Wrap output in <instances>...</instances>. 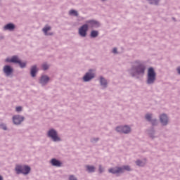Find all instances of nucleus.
Returning <instances> with one entry per match:
<instances>
[{
    "label": "nucleus",
    "mask_w": 180,
    "mask_h": 180,
    "mask_svg": "<svg viewBox=\"0 0 180 180\" xmlns=\"http://www.w3.org/2000/svg\"><path fill=\"white\" fill-rule=\"evenodd\" d=\"M15 171L17 174H23L24 175H27L30 172V167L29 166H20L17 165L15 167Z\"/></svg>",
    "instance_id": "1"
},
{
    "label": "nucleus",
    "mask_w": 180,
    "mask_h": 180,
    "mask_svg": "<svg viewBox=\"0 0 180 180\" xmlns=\"http://www.w3.org/2000/svg\"><path fill=\"white\" fill-rule=\"evenodd\" d=\"M155 71H154V68H150L148 70V84H154V81H155Z\"/></svg>",
    "instance_id": "2"
},
{
    "label": "nucleus",
    "mask_w": 180,
    "mask_h": 180,
    "mask_svg": "<svg viewBox=\"0 0 180 180\" xmlns=\"http://www.w3.org/2000/svg\"><path fill=\"white\" fill-rule=\"evenodd\" d=\"M6 61L7 63H15L16 64H19L21 68H25V67H26V63L20 61V60H19V58H18V56H13L11 58L6 59Z\"/></svg>",
    "instance_id": "3"
},
{
    "label": "nucleus",
    "mask_w": 180,
    "mask_h": 180,
    "mask_svg": "<svg viewBox=\"0 0 180 180\" xmlns=\"http://www.w3.org/2000/svg\"><path fill=\"white\" fill-rule=\"evenodd\" d=\"M125 171H130V167L129 166H124L122 167H117L115 169H110L109 172L111 174H122Z\"/></svg>",
    "instance_id": "4"
},
{
    "label": "nucleus",
    "mask_w": 180,
    "mask_h": 180,
    "mask_svg": "<svg viewBox=\"0 0 180 180\" xmlns=\"http://www.w3.org/2000/svg\"><path fill=\"white\" fill-rule=\"evenodd\" d=\"M146 70V67L143 63H136V68H135V71L138 75L144 74V71Z\"/></svg>",
    "instance_id": "5"
},
{
    "label": "nucleus",
    "mask_w": 180,
    "mask_h": 180,
    "mask_svg": "<svg viewBox=\"0 0 180 180\" xmlns=\"http://www.w3.org/2000/svg\"><path fill=\"white\" fill-rule=\"evenodd\" d=\"M49 137H51L53 141H60V137L57 135V131L54 129H50L48 132Z\"/></svg>",
    "instance_id": "6"
},
{
    "label": "nucleus",
    "mask_w": 180,
    "mask_h": 180,
    "mask_svg": "<svg viewBox=\"0 0 180 180\" xmlns=\"http://www.w3.org/2000/svg\"><path fill=\"white\" fill-rule=\"evenodd\" d=\"M86 32H88V25L86 24L83 25L79 29V34L82 37H85L86 36Z\"/></svg>",
    "instance_id": "7"
},
{
    "label": "nucleus",
    "mask_w": 180,
    "mask_h": 180,
    "mask_svg": "<svg viewBox=\"0 0 180 180\" xmlns=\"http://www.w3.org/2000/svg\"><path fill=\"white\" fill-rule=\"evenodd\" d=\"M116 130L119 133H124L125 134H127V133H130V127H129L127 126L117 127L116 128Z\"/></svg>",
    "instance_id": "8"
},
{
    "label": "nucleus",
    "mask_w": 180,
    "mask_h": 180,
    "mask_svg": "<svg viewBox=\"0 0 180 180\" xmlns=\"http://www.w3.org/2000/svg\"><path fill=\"white\" fill-rule=\"evenodd\" d=\"M23 120H25V118L20 115H15L13 117V122L14 124H20Z\"/></svg>",
    "instance_id": "9"
},
{
    "label": "nucleus",
    "mask_w": 180,
    "mask_h": 180,
    "mask_svg": "<svg viewBox=\"0 0 180 180\" xmlns=\"http://www.w3.org/2000/svg\"><path fill=\"white\" fill-rule=\"evenodd\" d=\"M95 77V74L89 72H87L84 77H83V79L85 82H88V81H91V79H92V78H94Z\"/></svg>",
    "instance_id": "10"
},
{
    "label": "nucleus",
    "mask_w": 180,
    "mask_h": 180,
    "mask_svg": "<svg viewBox=\"0 0 180 180\" xmlns=\"http://www.w3.org/2000/svg\"><path fill=\"white\" fill-rule=\"evenodd\" d=\"M160 122L163 126H165L167 124L168 117H167V115L162 114V115H160Z\"/></svg>",
    "instance_id": "11"
},
{
    "label": "nucleus",
    "mask_w": 180,
    "mask_h": 180,
    "mask_svg": "<svg viewBox=\"0 0 180 180\" xmlns=\"http://www.w3.org/2000/svg\"><path fill=\"white\" fill-rule=\"evenodd\" d=\"M12 68H11V66L9 65H6L4 68V72H5V74H6V75H11V74H12Z\"/></svg>",
    "instance_id": "12"
},
{
    "label": "nucleus",
    "mask_w": 180,
    "mask_h": 180,
    "mask_svg": "<svg viewBox=\"0 0 180 180\" xmlns=\"http://www.w3.org/2000/svg\"><path fill=\"white\" fill-rule=\"evenodd\" d=\"M86 23H88L91 27H96L99 26V22L96 20H89L86 21Z\"/></svg>",
    "instance_id": "13"
},
{
    "label": "nucleus",
    "mask_w": 180,
    "mask_h": 180,
    "mask_svg": "<svg viewBox=\"0 0 180 180\" xmlns=\"http://www.w3.org/2000/svg\"><path fill=\"white\" fill-rule=\"evenodd\" d=\"M50 79L47 76H42L40 79V82L42 85H45V84L49 82Z\"/></svg>",
    "instance_id": "14"
},
{
    "label": "nucleus",
    "mask_w": 180,
    "mask_h": 180,
    "mask_svg": "<svg viewBox=\"0 0 180 180\" xmlns=\"http://www.w3.org/2000/svg\"><path fill=\"white\" fill-rule=\"evenodd\" d=\"M51 164L54 167H61V162L56 159L51 160Z\"/></svg>",
    "instance_id": "15"
},
{
    "label": "nucleus",
    "mask_w": 180,
    "mask_h": 180,
    "mask_svg": "<svg viewBox=\"0 0 180 180\" xmlns=\"http://www.w3.org/2000/svg\"><path fill=\"white\" fill-rule=\"evenodd\" d=\"M13 29H15V25L12 23L7 24L4 26L5 30H13Z\"/></svg>",
    "instance_id": "16"
},
{
    "label": "nucleus",
    "mask_w": 180,
    "mask_h": 180,
    "mask_svg": "<svg viewBox=\"0 0 180 180\" xmlns=\"http://www.w3.org/2000/svg\"><path fill=\"white\" fill-rule=\"evenodd\" d=\"M51 27L50 26H46L44 28H43V32L45 34V36H49V35H51L53 34L50 33L49 34L47 32H49V30H51Z\"/></svg>",
    "instance_id": "17"
},
{
    "label": "nucleus",
    "mask_w": 180,
    "mask_h": 180,
    "mask_svg": "<svg viewBox=\"0 0 180 180\" xmlns=\"http://www.w3.org/2000/svg\"><path fill=\"white\" fill-rule=\"evenodd\" d=\"M36 72H37V67H36V65H34L31 68L32 77H36Z\"/></svg>",
    "instance_id": "18"
},
{
    "label": "nucleus",
    "mask_w": 180,
    "mask_h": 180,
    "mask_svg": "<svg viewBox=\"0 0 180 180\" xmlns=\"http://www.w3.org/2000/svg\"><path fill=\"white\" fill-rule=\"evenodd\" d=\"M100 82H101V85H102V86H104V88H105L106 85H108V82H106V79H105L103 77L100 78Z\"/></svg>",
    "instance_id": "19"
},
{
    "label": "nucleus",
    "mask_w": 180,
    "mask_h": 180,
    "mask_svg": "<svg viewBox=\"0 0 180 180\" xmlns=\"http://www.w3.org/2000/svg\"><path fill=\"white\" fill-rule=\"evenodd\" d=\"M86 167L89 172H95V167H94V166L87 165V166H86Z\"/></svg>",
    "instance_id": "20"
},
{
    "label": "nucleus",
    "mask_w": 180,
    "mask_h": 180,
    "mask_svg": "<svg viewBox=\"0 0 180 180\" xmlns=\"http://www.w3.org/2000/svg\"><path fill=\"white\" fill-rule=\"evenodd\" d=\"M98 34H99V32H98V31L93 30L91 32V37H96L98 36Z\"/></svg>",
    "instance_id": "21"
},
{
    "label": "nucleus",
    "mask_w": 180,
    "mask_h": 180,
    "mask_svg": "<svg viewBox=\"0 0 180 180\" xmlns=\"http://www.w3.org/2000/svg\"><path fill=\"white\" fill-rule=\"evenodd\" d=\"M70 15H73V16H78V12H77L75 10H71L70 11Z\"/></svg>",
    "instance_id": "22"
},
{
    "label": "nucleus",
    "mask_w": 180,
    "mask_h": 180,
    "mask_svg": "<svg viewBox=\"0 0 180 180\" xmlns=\"http://www.w3.org/2000/svg\"><path fill=\"white\" fill-rule=\"evenodd\" d=\"M146 120H148V122H150L151 120V114H147L146 115Z\"/></svg>",
    "instance_id": "23"
},
{
    "label": "nucleus",
    "mask_w": 180,
    "mask_h": 180,
    "mask_svg": "<svg viewBox=\"0 0 180 180\" xmlns=\"http://www.w3.org/2000/svg\"><path fill=\"white\" fill-rule=\"evenodd\" d=\"M136 165H139V167H143V165H144V164H143L140 160L136 161Z\"/></svg>",
    "instance_id": "24"
},
{
    "label": "nucleus",
    "mask_w": 180,
    "mask_h": 180,
    "mask_svg": "<svg viewBox=\"0 0 180 180\" xmlns=\"http://www.w3.org/2000/svg\"><path fill=\"white\" fill-rule=\"evenodd\" d=\"M42 69L46 70H49V66L47 64H44L42 65Z\"/></svg>",
    "instance_id": "25"
},
{
    "label": "nucleus",
    "mask_w": 180,
    "mask_h": 180,
    "mask_svg": "<svg viewBox=\"0 0 180 180\" xmlns=\"http://www.w3.org/2000/svg\"><path fill=\"white\" fill-rule=\"evenodd\" d=\"M69 179H70V180H77V178H76L74 175H71V176L69 177Z\"/></svg>",
    "instance_id": "26"
},
{
    "label": "nucleus",
    "mask_w": 180,
    "mask_h": 180,
    "mask_svg": "<svg viewBox=\"0 0 180 180\" xmlns=\"http://www.w3.org/2000/svg\"><path fill=\"white\" fill-rule=\"evenodd\" d=\"M16 112H22V107L18 106L16 108Z\"/></svg>",
    "instance_id": "27"
},
{
    "label": "nucleus",
    "mask_w": 180,
    "mask_h": 180,
    "mask_svg": "<svg viewBox=\"0 0 180 180\" xmlns=\"http://www.w3.org/2000/svg\"><path fill=\"white\" fill-rule=\"evenodd\" d=\"M112 53H114V54H116L117 53V49L114 48L112 50Z\"/></svg>",
    "instance_id": "28"
},
{
    "label": "nucleus",
    "mask_w": 180,
    "mask_h": 180,
    "mask_svg": "<svg viewBox=\"0 0 180 180\" xmlns=\"http://www.w3.org/2000/svg\"><path fill=\"white\" fill-rule=\"evenodd\" d=\"M99 172L100 173L103 172V169L102 168V166H99Z\"/></svg>",
    "instance_id": "29"
},
{
    "label": "nucleus",
    "mask_w": 180,
    "mask_h": 180,
    "mask_svg": "<svg viewBox=\"0 0 180 180\" xmlns=\"http://www.w3.org/2000/svg\"><path fill=\"white\" fill-rule=\"evenodd\" d=\"M177 71H178V73L180 74V66L177 68Z\"/></svg>",
    "instance_id": "30"
},
{
    "label": "nucleus",
    "mask_w": 180,
    "mask_h": 180,
    "mask_svg": "<svg viewBox=\"0 0 180 180\" xmlns=\"http://www.w3.org/2000/svg\"><path fill=\"white\" fill-rule=\"evenodd\" d=\"M0 180H4V179L0 176Z\"/></svg>",
    "instance_id": "31"
},
{
    "label": "nucleus",
    "mask_w": 180,
    "mask_h": 180,
    "mask_svg": "<svg viewBox=\"0 0 180 180\" xmlns=\"http://www.w3.org/2000/svg\"><path fill=\"white\" fill-rule=\"evenodd\" d=\"M4 130H6V127H4Z\"/></svg>",
    "instance_id": "32"
},
{
    "label": "nucleus",
    "mask_w": 180,
    "mask_h": 180,
    "mask_svg": "<svg viewBox=\"0 0 180 180\" xmlns=\"http://www.w3.org/2000/svg\"><path fill=\"white\" fill-rule=\"evenodd\" d=\"M155 4L157 5V2H155Z\"/></svg>",
    "instance_id": "33"
}]
</instances>
